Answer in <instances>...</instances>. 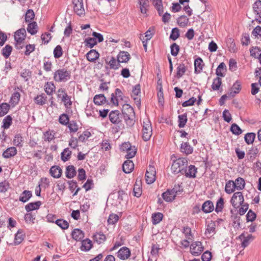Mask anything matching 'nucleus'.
Masks as SVG:
<instances>
[{
    "mask_svg": "<svg viewBox=\"0 0 261 261\" xmlns=\"http://www.w3.org/2000/svg\"><path fill=\"white\" fill-rule=\"evenodd\" d=\"M187 159L185 158H179L173 161L171 170L174 174L180 173L183 175L186 172L185 168H187Z\"/></svg>",
    "mask_w": 261,
    "mask_h": 261,
    "instance_id": "1",
    "label": "nucleus"
},
{
    "mask_svg": "<svg viewBox=\"0 0 261 261\" xmlns=\"http://www.w3.org/2000/svg\"><path fill=\"white\" fill-rule=\"evenodd\" d=\"M53 78L58 83L66 82L71 78V72L65 68H59L54 73Z\"/></svg>",
    "mask_w": 261,
    "mask_h": 261,
    "instance_id": "2",
    "label": "nucleus"
},
{
    "mask_svg": "<svg viewBox=\"0 0 261 261\" xmlns=\"http://www.w3.org/2000/svg\"><path fill=\"white\" fill-rule=\"evenodd\" d=\"M152 126L151 124L148 119L143 120L142 124V139L144 141H148L152 135Z\"/></svg>",
    "mask_w": 261,
    "mask_h": 261,
    "instance_id": "3",
    "label": "nucleus"
},
{
    "mask_svg": "<svg viewBox=\"0 0 261 261\" xmlns=\"http://www.w3.org/2000/svg\"><path fill=\"white\" fill-rule=\"evenodd\" d=\"M244 201V196L241 192L234 193L230 201V203L234 208H239Z\"/></svg>",
    "mask_w": 261,
    "mask_h": 261,
    "instance_id": "4",
    "label": "nucleus"
},
{
    "mask_svg": "<svg viewBox=\"0 0 261 261\" xmlns=\"http://www.w3.org/2000/svg\"><path fill=\"white\" fill-rule=\"evenodd\" d=\"M26 37V31L24 28L17 30L14 35V39L16 41L15 47L17 49L22 48L21 44L25 40Z\"/></svg>",
    "mask_w": 261,
    "mask_h": 261,
    "instance_id": "5",
    "label": "nucleus"
},
{
    "mask_svg": "<svg viewBox=\"0 0 261 261\" xmlns=\"http://www.w3.org/2000/svg\"><path fill=\"white\" fill-rule=\"evenodd\" d=\"M156 171L154 166L149 165L145 173V180L148 184L153 183L155 180Z\"/></svg>",
    "mask_w": 261,
    "mask_h": 261,
    "instance_id": "6",
    "label": "nucleus"
},
{
    "mask_svg": "<svg viewBox=\"0 0 261 261\" xmlns=\"http://www.w3.org/2000/svg\"><path fill=\"white\" fill-rule=\"evenodd\" d=\"M203 251V247L200 242H195L190 246V252L193 255L198 256Z\"/></svg>",
    "mask_w": 261,
    "mask_h": 261,
    "instance_id": "7",
    "label": "nucleus"
},
{
    "mask_svg": "<svg viewBox=\"0 0 261 261\" xmlns=\"http://www.w3.org/2000/svg\"><path fill=\"white\" fill-rule=\"evenodd\" d=\"M140 92V85L139 84L135 85L133 89L132 96L138 107L141 105Z\"/></svg>",
    "mask_w": 261,
    "mask_h": 261,
    "instance_id": "8",
    "label": "nucleus"
},
{
    "mask_svg": "<svg viewBox=\"0 0 261 261\" xmlns=\"http://www.w3.org/2000/svg\"><path fill=\"white\" fill-rule=\"evenodd\" d=\"M131 255L130 250L126 247L121 248L117 252V257L121 260L128 259Z\"/></svg>",
    "mask_w": 261,
    "mask_h": 261,
    "instance_id": "9",
    "label": "nucleus"
},
{
    "mask_svg": "<svg viewBox=\"0 0 261 261\" xmlns=\"http://www.w3.org/2000/svg\"><path fill=\"white\" fill-rule=\"evenodd\" d=\"M130 58V56L127 51H121L117 56V60L119 63H126Z\"/></svg>",
    "mask_w": 261,
    "mask_h": 261,
    "instance_id": "10",
    "label": "nucleus"
},
{
    "mask_svg": "<svg viewBox=\"0 0 261 261\" xmlns=\"http://www.w3.org/2000/svg\"><path fill=\"white\" fill-rule=\"evenodd\" d=\"M73 239L76 241H81L84 238L85 234L84 232L80 229H74L71 233Z\"/></svg>",
    "mask_w": 261,
    "mask_h": 261,
    "instance_id": "11",
    "label": "nucleus"
},
{
    "mask_svg": "<svg viewBox=\"0 0 261 261\" xmlns=\"http://www.w3.org/2000/svg\"><path fill=\"white\" fill-rule=\"evenodd\" d=\"M109 117L110 121L114 124H119L121 121L119 117V113L118 111L111 112Z\"/></svg>",
    "mask_w": 261,
    "mask_h": 261,
    "instance_id": "12",
    "label": "nucleus"
},
{
    "mask_svg": "<svg viewBox=\"0 0 261 261\" xmlns=\"http://www.w3.org/2000/svg\"><path fill=\"white\" fill-rule=\"evenodd\" d=\"M134 167L133 161L129 160L125 161L122 165L123 171L126 173H130L134 169Z\"/></svg>",
    "mask_w": 261,
    "mask_h": 261,
    "instance_id": "13",
    "label": "nucleus"
},
{
    "mask_svg": "<svg viewBox=\"0 0 261 261\" xmlns=\"http://www.w3.org/2000/svg\"><path fill=\"white\" fill-rule=\"evenodd\" d=\"M99 54L95 49L90 50L86 55L87 60L90 62H95L99 58Z\"/></svg>",
    "mask_w": 261,
    "mask_h": 261,
    "instance_id": "14",
    "label": "nucleus"
},
{
    "mask_svg": "<svg viewBox=\"0 0 261 261\" xmlns=\"http://www.w3.org/2000/svg\"><path fill=\"white\" fill-rule=\"evenodd\" d=\"M214 209L213 203L210 200L206 201L202 204V210L205 213H211Z\"/></svg>",
    "mask_w": 261,
    "mask_h": 261,
    "instance_id": "15",
    "label": "nucleus"
},
{
    "mask_svg": "<svg viewBox=\"0 0 261 261\" xmlns=\"http://www.w3.org/2000/svg\"><path fill=\"white\" fill-rule=\"evenodd\" d=\"M171 192H172V194H170L171 195L170 197L171 198H166V199L170 200L171 199H174L176 196L179 194H180L181 192H182V188L181 186H179V185H175L174 188L172 189H171Z\"/></svg>",
    "mask_w": 261,
    "mask_h": 261,
    "instance_id": "16",
    "label": "nucleus"
},
{
    "mask_svg": "<svg viewBox=\"0 0 261 261\" xmlns=\"http://www.w3.org/2000/svg\"><path fill=\"white\" fill-rule=\"evenodd\" d=\"M55 89L56 87L53 82H47L45 84L44 90L47 95H52L53 92L55 91Z\"/></svg>",
    "mask_w": 261,
    "mask_h": 261,
    "instance_id": "17",
    "label": "nucleus"
},
{
    "mask_svg": "<svg viewBox=\"0 0 261 261\" xmlns=\"http://www.w3.org/2000/svg\"><path fill=\"white\" fill-rule=\"evenodd\" d=\"M195 72L196 73H199L201 72L204 64L202 60L200 58H198L195 60Z\"/></svg>",
    "mask_w": 261,
    "mask_h": 261,
    "instance_id": "18",
    "label": "nucleus"
},
{
    "mask_svg": "<svg viewBox=\"0 0 261 261\" xmlns=\"http://www.w3.org/2000/svg\"><path fill=\"white\" fill-rule=\"evenodd\" d=\"M50 173L54 178H59L62 175V169L59 166H53L50 169Z\"/></svg>",
    "mask_w": 261,
    "mask_h": 261,
    "instance_id": "19",
    "label": "nucleus"
},
{
    "mask_svg": "<svg viewBox=\"0 0 261 261\" xmlns=\"http://www.w3.org/2000/svg\"><path fill=\"white\" fill-rule=\"evenodd\" d=\"M93 101L96 105H102L107 102L106 98L103 94H97L93 98Z\"/></svg>",
    "mask_w": 261,
    "mask_h": 261,
    "instance_id": "20",
    "label": "nucleus"
},
{
    "mask_svg": "<svg viewBox=\"0 0 261 261\" xmlns=\"http://www.w3.org/2000/svg\"><path fill=\"white\" fill-rule=\"evenodd\" d=\"M180 151L187 155L191 154L193 151V148L188 143H184L181 144Z\"/></svg>",
    "mask_w": 261,
    "mask_h": 261,
    "instance_id": "21",
    "label": "nucleus"
},
{
    "mask_svg": "<svg viewBox=\"0 0 261 261\" xmlns=\"http://www.w3.org/2000/svg\"><path fill=\"white\" fill-rule=\"evenodd\" d=\"M55 132L49 129L43 133V138L45 141L50 142L55 139Z\"/></svg>",
    "mask_w": 261,
    "mask_h": 261,
    "instance_id": "22",
    "label": "nucleus"
},
{
    "mask_svg": "<svg viewBox=\"0 0 261 261\" xmlns=\"http://www.w3.org/2000/svg\"><path fill=\"white\" fill-rule=\"evenodd\" d=\"M17 153V150L14 147H11L7 149L3 153L5 158H10L14 156Z\"/></svg>",
    "mask_w": 261,
    "mask_h": 261,
    "instance_id": "23",
    "label": "nucleus"
},
{
    "mask_svg": "<svg viewBox=\"0 0 261 261\" xmlns=\"http://www.w3.org/2000/svg\"><path fill=\"white\" fill-rule=\"evenodd\" d=\"M41 205V202L40 201L35 202H31L25 206V209L28 212H29L38 209Z\"/></svg>",
    "mask_w": 261,
    "mask_h": 261,
    "instance_id": "24",
    "label": "nucleus"
},
{
    "mask_svg": "<svg viewBox=\"0 0 261 261\" xmlns=\"http://www.w3.org/2000/svg\"><path fill=\"white\" fill-rule=\"evenodd\" d=\"M226 70V65L224 63L222 62L218 66L216 71V74L218 77H224Z\"/></svg>",
    "mask_w": 261,
    "mask_h": 261,
    "instance_id": "25",
    "label": "nucleus"
},
{
    "mask_svg": "<svg viewBox=\"0 0 261 261\" xmlns=\"http://www.w3.org/2000/svg\"><path fill=\"white\" fill-rule=\"evenodd\" d=\"M236 189L235 184L233 180H230L226 182L225 187V191L226 193L231 194L234 192Z\"/></svg>",
    "mask_w": 261,
    "mask_h": 261,
    "instance_id": "26",
    "label": "nucleus"
},
{
    "mask_svg": "<svg viewBox=\"0 0 261 261\" xmlns=\"http://www.w3.org/2000/svg\"><path fill=\"white\" fill-rule=\"evenodd\" d=\"M197 172V168L194 165H190L188 170H186L184 174L188 177H195Z\"/></svg>",
    "mask_w": 261,
    "mask_h": 261,
    "instance_id": "27",
    "label": "nucleus"
},
{
    "mask_svg": "<svg viewBox=\"0 0 261 261\" xmlns=\"http://www.w3.org/2000/svg\"><path fill=\"white\" fill-rule=\"evenodd\" d=\"M92 247V243L91 240L88 239L84 240L82 242L81 249L82 251H89Z\"/></svg>",
    "mask_w": 261,
    "mask_h": 261,
    "instance_id": "28",
    "label": "nucleus"
},
{
    "mask_svg": "<svg viewBox=\"0 0 261 261\" xmlns=\"http://www.w3.org/2000/svg\"><path fill=\"white\" fill-rule=\"evenodd\" d=\"M47 101V97L44 94L37 95L34 98V101L36 104L43 106Z\"/></svg>",
    "mask_w": 261,
    "mask_h": 261,
    "instance_id": "29",
    "label": "nucleus"
},
{
    "mask_svg": "<svg viewBox=\"0 0 261 261\" xmlns=\"http://www.w3.org/2000/svg\"><path fill=\"white\" fill-rule=\"evenodd\" d=\"M233 182L235 184L236 190L240 191L244 189L245 186V182L243 178L238 177L234 181H233Z\"/></svg>",
    "mask_w": 261,
    "mask_h": 261,
    "instance_id": "30",
    "label": "nucleus"
},
{
    "mask_svg": "<svg viewBox=\"0 0 261 261\" xmlns=\"http://www.w3.org/2000/svg\"><path fill=\"white\" fill-rule=\"evenodd\" d=\"M76 173L75 168L73 165H69L66 167L65 174L68 178L73 177L76 175Z\"/></svg>",
    "mask_w": 261,
    "mask_h": 261,
    "instance_id": "31",
    "label": "nucleus"
},
{
    "mask_svg": "<svg viewBox=\"0 0 261 261\" xmlns=\"http://www.w3.org/2000/svg\"><path fill=\"white\" fill-rule=\"evenodd\" d=\"M32 194L30 191L24 190L19 196V200L23 202L28 201L32 197Z\"/></svg>",
    "mask_w": 261,
    "mask_h": 261,
    "instance_id": "32",
    "label": "nucleus"
},
{
    "mask_svg": "<svg viewBox=\"0 0 261 261\" xmlns=\"http://www.w3.org/2000/svg\"><path fill=\"white\" fill-rule=\"evenodd\" d=\"M71 153L72 151L69 148H65L61 154V160L64 162L68 161L71 158Z\"/></svg>",
    "mask_w": 261,
    "mask_h": 261,
    "instance_id": "33",
    "label": "nucleus"
},
{
    "mask_svg": "<svg viewBox=\"0 0 261 261\" xmlns=\"http://www.w3.org/2000/svg\"><path fill=\"white\" fill-rule=\"evenodd\" d=\"M231 89L232 90L229 95L233 97L236 94L239 93L241 89V85L239 81H236V83L233 85Z\"/></svg>",
    "mask_w": 261,
    "mask_h": 261,
    "instance_id": "34",
    "label": "nucleus"
},
{
    "mask_svg": "<svg viewBox=\"0 0 261 261\" xmlns=\"http://www.w3.org/2000/svg\"><path fill=\"white\" fill-rule=\"evenodd\" d=\"M24 235L23 234L22 230L19 229L18 230L17 233L15 234L14 239V244L19 245L24 240Z\"/></svg>",
    "mask_w": 261,
    "mask_h": 261,
    "instance_id": "35",
    "label": "nucleus"
},
{
    "mask_svg": "<svg viewBox=\"0 0 261 261\" xmlns=\"http://www.w3.org/2000/svg\"><path fill=\"white\" fill-rule=\"evenodd\" d=\"M256 135L254 133H248L244 136V140L245 142L248 145L253 144Z\"/></svg>",
    "mask_w": 261,
    "mask_h": 261,
    "instance_id": "36",
    "label": "nucleus"
},
{
    "mask_svg": "<svg viewBox=\"0 0 261 261\" xmlns=\"http://www.w3.org/2000/svg\"><path fill=\"white\" fill-rule=\"evenodd\" d=\"M215 224L214 222L208 224L205 230V234L207 236V237H211L215 233Z\"/></svg>",
    "mask_w": 261,
    "mask_h": 261,
    "instance_id": "37",
    "label": "nucleus"
},
{
    "mask_svg": "<svg viewBox=\"0 0 261 261\" xmlns=\"http://www.w3.org/2000/svg\"><path fill=\"white\" fill-rule=\"evenodd\" d=\"M20 94L16 91L11 96L10 102L13 106H15L18 103L20 100Z\"/></svg>",
    "mask_w": 261,
    "mask_h": 261,
    "instance_id": "38",
    "label": "nucleus"
},
{
    "mask_svg": "<svg viewBox=\"0 0 261 261\" xmlns=\"http://www.w3.org/2000/svg\"><path fill=\"white\" fill-rule=\"evenodd\" d=\"M226 44L228 47V50L231 53H235L237 51V48L236 44L234 42L233 39L229 38L226 40Z\"/></svg>",
    "mask_w": 261,
    "mask_h": 261,
    "instance_id": "39",
    "label": "nucleus"
},
{
    "mask_svg": "<svg viewBox=\"0 0 261 261\" xmlns=\"http://www.w3.org/2000/svg\"><path fill=\"white\" fill-rule=\"evenodd\" d=\"M106 62L110 65L111 69L116 70L118 69L120 67L119 62H118V61H117L116 59L113 57L111 58V59L109 62L106 61Z\"/></svg>",
    "mask_w": 261,
    "mask_h": 261,
    "instance_id": "40",
    "label": "nucleus"
},
{
    "mask_svg": "<svg viewBox=\"0 0 261 261\" xmlns=\"http://www.w3.org/2000/svg\"><path fill=\"white\" fill-rule=\"evenodd\" d=\"M37 24L36 22H30L28 26L27 31L31 35H35L37 32Z\"/></svg>",
    "mask_w": 261,
    "mask_h": 261,
    "instance_id": "41",
    "label": "nucleus"
},
{
    "mask_svg": "<svg viewBox=\"0 0 261 261\" xmlns=\"http://www.w3.org/2000/svg\"><path fill=\"white\" fill-rule=\"evenodd\" d=\"M177 22L180 27H185L189 22V18L185 15L180 16L177 19Z\"/></svg>",
    "mask_w": 261,
    "mask_h": 261,
    "instance_id": "42",
    "label": "nucleus"
},
{
    "mask_svg": "<svg viewBox=\"0 0 261 261\" xmlns=\"http://www.w3.org/2000/svg\"><path fill=\"white\" fill-rule=\"evenodd\" d=\"M222 85V79L220 77H217L214 79L212 85V88L213 90H219Z\"/></svg>",
    "mask_w": 261,
    "mask_h": 261,
    "instance_id": "43",
    "label": "nucleus"
},
{
    "mask_svg": "<svg viewBox=\"0 0 261 261\" xmlns=\"http://www.w3.org/2000/svg\"><path fill=\"white\" fill-rule=\"evenodd\" d=\"M10 109V105L6 102L2 103L0 105V117L4 116L9 111Z\"/></svg>",
    "mask_w": 261,
    "mask_h": 261,
    "instance_id": "44",
    "label": "nucleus"
},
{
    "mask_svg": "<svg viewBox=\"0 0 261 261\" xmlns=\"http://www.w3.org/2000/svg\"><path fill=\"white\" fill-rule=\"evenodd\" d=\"M122 112L129 118L128 116L134 113V109L129 105L124 104L122 106Z\"/></svg>",
    "mask_w": 261,
    "mask_h": 261,
    "instance_id": "45",
    "label": "nucleus"
},
{
    "mask_svg": "<svg viewBox=\"0 0 261 261\" xmlns=\"http://www.w3.org/2000/svg\"><path fill=\"white\" fill-rule=\"evenodd\" d=\"M178 118L179 127H184L185 126L188 120L187 114L185 113L182 115H179Z\"/></svg>",
    "mask_w": 261,
    "mask_h": 261,
    "instance_id": "46",
    "label": "nucleus"
},
{
    "mask_svg": "<svg viewBox=\"0 0 261 261\" xmlns=\"http://www.w3.org/2000/svg\"><path fill=\"white\" fill-rule=\"evenodd\" d=\"M163 218V215L161 213L153 214L152 215V223L154 225L160 223Z\"/></svg>",
    "mask_w": 261,
    "mask_h": 261,
    "instance_id": "47",
    "label": "nucleus"
},
{
    "mask_svg": "<svg viewBox=\"0 0 261 261\" xmlns=\"http://www.w3.org/2000/svg\"><path fill=\"white\" fill-rule=\"evenodd\" d=\"M148 0H140L139 5L140 11L143 14L146 13L147 8L148 7Z\"/></svg>",
    "mask_w": 261,
    "mask_h": 261,
    "instance_id": "48",
    "label": "nucleus"
},
{
    "mask_svg": "<svg viewBox=\"0 0 261 261\" xmlns=\"http://www.w3.org/2000/svg\"><path fill=\"white\" fill-rule=\"evenodd\" d=\"M186 71V67L184 64H179L177 67L176 75L178 78L181 77Z\"/></svg>",
    "mask_w": 261,
    "mask_h": 261,
    "instance_id": "49",
    "label": "nucleus"
},
{
    "mask_svg": "<svg viewBox=\"0 0 261 261\" xmlns=\"http://www.w3.org/2000/svg\"><path fill=\"white\" fill-rule=\"evenodd\" d=\"M12 50V47L10 45H6L2 50V54L7 59L10 56Z\"/></svg>",
    "mask_w": 261,
    "mask_h": 261,
    "instance_id": "50",
    "label": "nucleus"
},
{
    "mask_svg": "<svg viewBox=\"0 0 261 261\" xmlns=\"http://www.w3.org/2000/svg\"><path fill=\"white\" fill-rule=\"evenodd\" d=\"M56 224L63 229H66L68 228L69 223L66 220L58 219L55 221Z\"/></svg>",
    "mask_w": 261,
    "mask_h": 261,
    "instance_id": "51",
    "label": "nucleus"
},
{
    "mask_svg": "<svg viewBox=\"0 0 261 261\" xmlns=\"http://www.w3.org/2000/svg\"><path fill=\"white\" fill-rule=\"evenodd\" d=\"M74 12L79 16L83 15L84 13V9L83 3L78 4L73 7Z\"/></svg>",
    "mask_w": 261,
    "mask_h": 261,
    "instance_id": "52",
    "label": "nucleus"
},
{
    "mask_svg": "<svg viewBox=\"0 0 261 261\" xmlns=\"http://www.w3.org/2000/svg\"><path fill=\"white\" fill-rule=\"evenodd\" d=\"M3 127H4L5 129L9 128L12 123V117L10 115L7 116L3 119Z\"/></svg>",
    "mask_w": 261,
    "mask_h": 261,
    "instance_id": "53",
    "label": "nucleus"
},
{
    "mask_svg": "<svg viewBox=\"0 0 261 261\" xmlns=\"http://www.w3.org/2000/svg\"><path fill=\"white\" fill-rule=\"evenodd\" d=\"M230 131L232 134L236 135H239L242 133V130L236 123H233L231 125L230 127Z\"/></svg>",
    "mask_w": 261,
    "mask_h": 261,
    "instance_id": "54",
    "label": "nucleus"
},
{
    "mask_svg": "<svg viewBox=\"0 0 261 261\" xmlns=\"http://www.w3.org/2000/svg\"><path fill=\"white\" fill-rule=\"evenodd\" d=\"M68 127L71 133H75L78 130L79 127L77 123L74 121H71L68 123Z\"/></svg>",
    "mask_w": 261,
    "mask_h": 261,
    "instance_id": "55",
    "label": "nucleus"
},
{
    "mask_svg": "<svg viewBox=\"0 0 261 261\" xmlns=\"http://www.w3.org/2000/svg\"><path fill=\"white\" fill-rule=\"evenodd\" d=\"M61 100L63 102L66 108H69L72 105V101H71V97L67 94L63 95L61 98Z\"/></svg>",
    "mask_w": 261,
    "mask_h": 261,
    "instance_id": "56",
    "label": "nucleus"
},
{
    "mask_svg": "<svg viewBox=\"0 0 261 261\" xmlns=\"http://www.w3.org/2000/svg\"><path fill=\"white\" fill-rule=\"evenodd\" d=\"M59 121L61 124L64 125H67L69 122L68 116L66 114H62L59 117Z\"/></svg>",
    "mask_w": 261,
    "mask_h": 261,
    "instance_id": "57",
    "label": "nucleus"
},
{
    "mask_svg": "<svg viewBox=\"0 0 261 261\" xmlns=\"http://www.w3.org/2000/svg\"><path fill=\"white\" fill-rule=\"evenodd\" d=\"M179 46L176 43H173L170 46L171 54L173 56L176 57L179 51Z\"/></svg>",
    "mask_w": 261,
    "mask_h": 261,
    "instance_id": "58",
    "label": "nucleus"
},
{
    "mask_svg": "<svg viewBox=\"0 0 261 261\" xmlns=\"http://www.w3.org/2000/svg\"><path fill=\"white\" fill-rule=\"evenodd\" d=\"M22 137L21 135L17 134L15 136L13 142L15 146L21 147L22 146Z\"/></svg>",
    "mask_w": 261,
    "mask_h": 261,
    "instance_id": "59",
    "label": "nucleus"
},
{
    "mask_svg": "<svg viewBox=\"0 0 261 261\" xmlns=\"http://www.w3.org/2000/svg\"><path fill=\"white\" fill-rule=\"evenodd\" d=\"M253 9L254 12L256 14H259L261 13V1H256L253 5Z\"/></svg>",
    "mask_w": 261,
    "mask_h": 261,
    "instance_id": "60",
    "label": "nucleus"
},
{
    "mask_svg": "<svg viewBox=\"0 0 261 261\" xmlns=\"http://www.w3.org/2000/svg\"><path fill=\"white\" fill-rule=\"evenodd\" d=\"M20 76L25 81H28L32 76V72L29 69H23L20 73Z\"/></svg>",
    "mask_w": 261,
    "mask_h": 261,
    "instance_id": "61",
    "label": "nucleus"
},
{
    "mask_svg": "<svg viewBox=\"0 0 261 261\" xmlns=\"http://www.w3.org/2000/svg\"><path fill=\"white\" fill-rule=\"evenodd\" d=\"M85 43L86 46L92 48L97 44V42L95 38L89 37L85 39Z\"/></svg>",
    "mask_w": 261,
    "mask_h": 261,
    "instance_id": "62",
    "label": "nucleus"
},
{
    "mask_svg": "<svg viewBox=\"0 0 261 261\" xmlns=\"http://www.w3.org/2000/svg\"><path fill=\"white\" fill-rule=\"evenodd\" d=\"M63 55V50L62 47L58 45L54 50V55L55 58L58 59L60 58Z\"/></svg>",
    "mask_w": 261,
    "mask_h": 261,
    "instance_id": "63",
    "label": "nucleus"
},
{
    "mask_svg": "<svg viewBox=\"0 0 261 261\" xmlns=\"http://www.w3.org/2000/svg\"><path fill=\"white\" fill-rule=\"evenodd\" d=\"M179 37V30L177 28H174L172 30L170 38L173 41L176 40Z\"/></svg>",
    "mask_w": 261,
    "mask_h": 261,
    "instance_id": "64",
    "label": "nucleus"
}]
</instances>
